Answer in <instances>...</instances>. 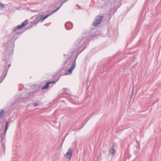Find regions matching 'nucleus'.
I'll use <instances>...</instances> for the list:
<instances>
[{
	"mask_svg": "<svg viewBox=\"0 0 161 161\" xmlns=\"http://www.w3.org/2000/svg\"><path fill=\"white\" fill-rule=\"evenodd\" d=\"M79 55V53L76 56L75 60L73 61V63L71 66L70 67L69 69L67 70L65 74L66 75H70L72 74V71L73 70L74 68H75L76 66V60L77 58V56Z\"/></svg>",
	"mask_w": 161,
	"mask_h": 161,
	"instance_id": "3",
	"label": "nucleus"
},
{
	"mask_svg": "<svg viewBox=\"0 0 161 161\" xmlns=\"http://www.w3.org/2000/svg\"><path fill=\"white\" fill-rule=\"evenodd\" d=\"M4 113V111L3 110H2L0 111V119H1Z\"/></svg>",
	"mask_w": 161,
	"mask_h": 161,
	"instance_id": "18",
	"label": "nucleus"
},
{
	"mask_svg": "<svg viewBox=\"0 0 161 161\" xmlns=\"http://www.w3.org/2000/svg\"><path fill=\"white\" fill-rule=\"evenodd\" d=\"M3 80H2V79L1 78V77L0 78V83H1Z\"/></svg>",
	"mask_w": 161,
	"mask_h": 161,
	"instance_id": "25",
	"label": "nucleus"
},
{
	"mask_svg": "<svg viewBox=\"0 0 161 161\" xmlns=\"http://www.w3.org/2000/svg\"><path fill=\"white\" fill-rule=\"evenodd\" d=\"M38 105V104L37 103H35L34 104V106L35 107H36Z\"/></svg>",
	"mask_w": 161,
	"mask_h": 161,
	"instance_id": "24",
	"label": "nucleus"
},
{
	"mask_svg": "<svg viewBox=\"0 0 161 161\" xmlns=\"http://www.w3.org/2000/svg\"><path fill=\"white\" fill-rule=\"evenodd\" d=\"M65 27L67 30H70L73 28L72 24L71 22H67L65 24Z\"/></svg>",
	"mask_w": 161,
	"mask_h": 161,
	"instance_id": "8",
	"label": "nucleus"
},
{
	"mask_svg": "<svg viewBox=\"0 0 161 161\" xmlns=\"http://www.w3.org/2000/svg\"><path fill=\"white\" fill-rule=\"evenodd\" d=\"M43 14H42L41 15H39L37 17L36 19L37 20V21L39 22H42L43 20H42L43 19Z\"/></svg>",
	"mask_w": 161,
	"mask_h": 161,
	"instance_id": "9",
	"label": "nucleus"
},
{
	"mask_svg": "<svg viewBox=\"0 0 161 161\" xmlns=\"http://www.w3.org/2000/svg\"><path fill=\"white\" fill-rule=\"evenodd\" d=\"M52 14H48L46 15L44 17H43V19L42 20H44L46 19L49 16H50Z\"/></svg>",
	"mask_w": 161,
	"mask_h": 161,
	"instance_id": "19",
	"label": "nucleus"
},
{
	"mask_svg": "<svg viewBox=\"0 0 161 161\" xmlns=\"http://www.w3.org/2000/svg\"><path fill=\"white\" fill-rule=\"evenodd\" d=\"M64 139H63V140H62V143H63V142L64 141Z\"/></svg>",
	"mask_w": 161,
	"mask_h": 161,
	"instance_id": "27",
	"label": "nucleus"
},
{
	"mask_svg": "<svg viewBox=\"0 0 161 161\" xmlns=\"http://www.w3.org/2000/svg\"><path fill=\"white\" fill-rule=\"evenodd\" d=\"M11 62L8 60L6 59L5 60V63L4 64V69L5 70V68H8V69H9V68L11 66Z\"/></svg>",
	"mask_w": 161,
	"mask_h": 161,
	"instance_id": "6",
	"label": "nucleus"
},
{
	"mask_svg": "<svg viewBox=\"0 0 161 161\" xmlns=\"http://www.w3.org/2000/svg\"><path fill=\"white\" fill-rule=\"evenodd\" d=\"M10 50L8 53L10 55L12 54L13 53V49L12 48H8L6 50V51L8 52L9 50Z\"/></svg>",
	"mask_w": 161,
	"mask_h": 161,
	"instance_id": "15",
	"label": "nucleus"
},
{
	"mask_svg": "<svg viewBox=\"0 0 161 161\" xmlns=\"http://www.w3.org/2000/svg\"><path fill=\"white\" fill-rule=\"evenodd\" d=\"M134 89H133V90H132V91H131V94H130V97H131L132 96H133V93H134Z\"/></svg>",
	"mask_w": 161,
	"mask_h": 161,
	"instance_id": "22",
	"label": "nucleus"
},
{
	"mask_svg": "<svg viewBox=\"0 0 161 161\" xmlns=\"http://www.w3.org/2000/svg\"><path fill=\"white\" fill-rule=\"evenodd\" d=\"M87 42V37H83L82 39L78 38L76 40L75 43L78 49L82 48L80 49L79 53L82 52L86 48Z\"/></svg>",
	"mask_w": 161,
	"mask_h": 161,
	"instance_id": "1",
	"label": "nucleus"
},
{
	"mask_svg": "<svg viewBox=\"0 0 161 161\" xmlns=\"http://www.w3.org/2000/svg\"><path fill=\"white\" fill-rule=\"evenodd\" d=\"M86 122L80 128H79V129H81V128H82L83 127V126L86 124Z\"/></svg>",
	"mask_w": 161,
	"mask_h": 161,
	"instance_id": "26",
	"label": "nucleus"
},
{
	"mask_svg": "<svg viewBox=\"0 0 161 161\" xmlns=\"http://www.w3.org/2000/svg\"><path fill=\"white\" fill-rule=\"evenodd\" d=\"M4 5L0 2V10H2L3 8Z\"/></svg>",
	"mask_w": 161,
	"mask_h": 161,
	"instance_id": "20",
	"label": "nucleus"
},
{
	"mask_svg": "<svg viewBox=\"0 0 161 161\" xmlns=\"http://www.w3.org/2000/svg\"><path fill=\"white\" fill-rule=\"evenodd\" d=\"M69 58H68L64 62V65H66L68 61L69 60Z\"/></svg>",
	"mask_w": 161,
	"mask_h": 161,
	"instance_id": "21",
	"label": "nucleus"
},
{
	"mask_svg": "<svg viewBox=\"0 0 161 161\" xmlns=\"http://www.w3.org/2000/svg\"><path fill=\"white\" fill-rule=\"evenodd\" d=\"M3 60L4 61H5L4 59H3Z\"/></svg>",
	"mask_w": 161,
	"mask_h": 161,
	"instance_id": "28",
	"label": "nucleus"
},
{
	"mask_svg": "<svg viewBox=\"0 0 161 161\" xmlns=\"http://www.w3.org/2000/svg\"><path fill=\"white\" fill-rule=\"evenodd\" d=\"M5 137L4 136V135H2V138L1 140V144L2 145V147H3L4 148L5 147V145L4 142L3 141V139H5Z\"/></svg>",
	"mask_w": 161,
	"mask_h": 161,
	"instance_id": "16",
	"label": "nucleus"
},
{
	"mask_svg": "<svg viewBox=\"0 0 161 161\" xmlns=\"http://www.w3.org/2000/svg\"><path fill=\"white\" fill-rule=\"evenodd\" d=\"M8 122L7 121H6V124L5 126V129L4 130V133L3 134V135H4V136L5 137L6 135V133L7 132V129L8 128Z\"/></svg>",
	"mask_w": 161,
	"mask_h": 161,
	"instance_id": "10",
	"label": "nucleus"
},
{
	"mask_svg": "<svg viewBox=\"0 0 161 161\" xmlns=\"http://www.w3.org/2000/svg\"><path fill=\"white\" fill-rule=\"evenodd\" d=\"M36 94L35 92H31L29 94V96L28 97L29 99H31L33 97V96Z\"/></svg>",
	"mask_w": 161,
	"mask_h": 161,
	"instance_id": "12",
	"label": "nucleus"
},
{
	"mask_svg": "<svg viewBox=\"0 0 161 161\" xmlns=\"http://www.w3.org/2000/svg\"><path fill=\"white\" fill-rule=\"evenodd\" d=\"M49 83L50 82H47L46 83L45 85L42 87V89L43 90H44L48 89L49 86V85L50 84Z\"/></svg>",
	"mask_w": 161,
	"mask_h": 161,
	"instance_id": "14",
	"label": "nucleus"
},
{
	"mask_svg": "<svg viewBox=\"0 0 161 161\" xmlns=\"http://www.w3.org/2000/svg\"><path fill=\"white\" fill-rule=\"evenodd\" d=\"M39 22L37 21V20L36 19L34 22H31V27H32L34 25H36Z\"/></svg>",
	"mask_w": 161,
	"mask_h": 161,
	"instance_id": "17",
	"label": "nucleus"
},
{
	"mask_svg": "<svg viewBox=\"0 0 161 161\" xmlns=\"http://www.w3.org/2000/svg\"><path fill=\"white\" fill-rule=\"evenodd\" d=\"M68 0H65V1H64V2H63L61 4V5H60L59 7L57 8L55 10H54L52 14H53V13L56 12L61 7L62 5L63 4V3H65V2H66Z\"/></svg>",
	"mask_w": 161,
	"mask_h": 161,
	"instance_id": "11",
	"label": "nucleus"
},
{
	"mask_svg": "<svg viewBox=\"0 0 161 161\" xmlns=\"http://www.w3.org/2000/svg\"><path fill=\"white\" fill-rule=\"evenodd\" d=\"M103 16L101 15L97 16L95 19L94 22L93 23V25L95 26H97L99 25L103 19Z\"/></svg>",
	"mask_w": 161,
	"mask_h": 161,
	"instance_id": "2",
	"label": "nucleus"
},
{
	"mask_svg": "<svg viewBox=\"0 0 161 161\" xmlns=\"http://www.w3.org/2000/svg\"><path fill=\"white\" fill-rule=\"evenodd\" d=\"M28 20L26 19L22 23L21 25L17 26L16 27L14 28L13 29L12 33L16 31L17 29H20L25 26L28 24Z\"/></svg>",
	"mask_w": 161,
	"mask_h": 161,
	"instance_id": "4",
	"label": "nucleus"
},
{
	"mask_svg": "<svg viewBox=\"0 0 161 161\" xmlns=\"http://www.w3.org/2000/svg\"><path fill=\"white\" fill-rule=\"evenodd\" d=\"M8 71V68H6L5 70H4L3 71V74L2 75L1 78L2 79V80H3L4 79L5 77L7 74Z\"/></svg>",
	"mask_w": 161,
	"mask_h": 161,
	"instance_id": "7",
	"label": "nucleus"
},
{
	"mask_svg": "<svg viewBox=\"0 0 161 161\" xmlns=\"http://www.w3.org/2000/svg\"><path fill=\"white\" fill-rule=\"evenodd\" d=\"M114 145H113L110 148L109 152L110 154H114Z\"/></svg>",
	"mask_w": 161,
	"mask_h": 161,
	"instance_id": "13",
	"label": "nucleus"
},
{
	"mask_svg": "<svg viewBox=\"0 0 161 161\" xmlns=\"http://www.w3.org/2000/svg\"><path fill=\"white\" fill-rule=\"evenodd\" d=\"M50 82L49 83V84H51V83H54V84H55V82H56V81H54V80H53V81H51L50 82Z\"/></svg>",
	"mask_w": 161,
	"mask_h": 161,
	"instance_id": "23",
	"label": "nucleus"
},
{
	"mask_svg": "<svg viewBox=\"0 0 161 161\" xmlns=\"http://www.w3.org/2000/svg\"><path fill=\"white\" fill-rule=\"evenodd\" d=\"M73 152V149L70 147L67 152L66 154L64 155V157L67 159H69V161H70L72 158V155Z\"/></svg>",
	"mask_w": 161,
	"mask_h": 161,
	"instance_id": "5",
	"label": "nucleus"
}]
</instances>
